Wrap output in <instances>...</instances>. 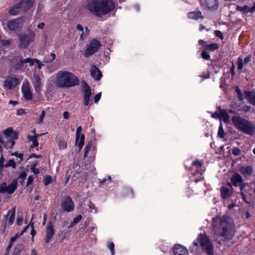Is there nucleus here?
I'll list each match as a JSON object with an SVG mask.
<instances>
[{
  "instance_id": "nucleus-3",
  "label": "nucleus",
  "mask_w": 255,
  "mask_h": 255,
  "mask_svg": "<svg viewBox=\"0 0 255 255\" xmlns=\"http://www.w3.org/2000/svg\"><path fill=\"white\" fill-rule=\"evenodd\" d=\"M55 83L59 88H69L79 85V80L74 74L63 71L57 72Z\"/></svg>"
},
{
  "instance_id": "nucleus-27",
  "label": "nucleus",
  "mask_w": 255,
  "mask_h": 255,
  "mask_svg": "<svg viewBox=\"0 0 255 255\" xmlns=\"http://www.w3.org/2000/svg\"><path fill=\"white\" fill-rule=\"evenodd\" d=\"M219 112L221 113L220 119L223 121L225 123L230 122V116L226 110H223L220 107L219 108Z\"/></svg>"
},
{
  "instance_id": "nucleus-43",
  "label": "nucleus",
  "mask_w": 255,
  "mask_h": 255,
  "mask_svg": "<svg viewBox=\"0 0 255 255\" xmlns=\"http://www.w3.org/2000/svg\"><path fill=\"white\" fill-rule=\"evenodd\" d=\"M218 134V136L221 138H223L225 136L224 130L222 125H221L219 127Z\"/></svg>"
},
{
  "instance_id": "nucleus-9",
  "label": "nucleus",
  "mask_w": 255,
  "mask_h": 255,
  "mask_svg": "<svg viewBox=\"0 0 255 255\" xmlns=\"http://www.w3.org/2000/svg\"><path fill=\"white\" fill-rule=\"evenodd\" d=\"M231 184L232 186L235 187L239 186L240 190H244L246 186L247 185V183H245L244 182L242 176L237 173H235L231 178Z\"/></svg>"
},
{
  "instance_id": "nucleus-38",
  "label": "nucleus",
  "mask_w": 255,
  "mask_h": 255,
  "mask_svg": "<svg viewBox=\"0 0 255 255\" xmlns=\"http://www.w3.org/2000/svg\"><path fill=\"white\" fill-rule=\"evenodd\" d=\"M4 167H12L13 168L15 169L16 168V163L14 160L10 159L4 165Z\"/></svg>"
},
{
  "instance_id": "nucleus-18",
  "label": "nucleus",
  "mask_w": 255,
  "mask_h": 255,
  "mask_svg": "<svg viewBox=\"0 0 255 255\" xmlns=\"http://www.w3.org/2000/svg\"><path fill=\"white\" fill-rule=\"evenodd\" d=\"M34 2V0H20L18 3L21 10L26 11L32 6Z\"/></svg>"
},
{
  "instance_id": "nucleus-16",
  "label": "nucleus",
  "mask_w": 255,
  "mask_h": 255,
  "mask_svg": "<svg viewBox=\"0 0 255 255\" xmlns=\"http://www.w3.org/2000/svg\"><path fill=\"white\" fill-rule=\"evenodd\" d=\"M19 81L16 77H10L6 79L4 84V88L7 89H11L14 88L18 84Z\"/></svg>"
},
{
  "instance_id": "nucleus-54",
  "label": "nucleus",
  "mask_w": 255,
  "mask_h": 255,
  "mask_svg": "<svg viewBox=\"0 0 255 255\" xmlns=\"http://www.w3.org/2000/svg\"><path fill=\"white\" fill-rule=\"evenodd\" d=\"M82 130V127L81 126H79L77 128V130H76V136L82 135L83 134V133H81Z\"/></svg>"
},
{
  "instance_id": "nucleus-7",
  "label": "nucleus",
  "mask_w": 255,
  "mask_h": 255,
  "mask_svg": "<svg viewBox=\"0 0 255 255\" xmlns=\"http://www.w3.org/2000/svg\"><path fill=\"white\" fill-rule=\"evenodd\" d=\"M198 240L202 250L208 255H212L213 246L208 238L206 236L200 235Z\"/></svg>"
},
{
  "instance_id": "nucleus-57",
  "label": "nucleus",
  "mask_w": 255,
  "mask_h": 255,
  "mask_svg": "<svg viewBox=\"0 0 255 255\" xmlns=\"http://www.w3.org/2000/svg\"><path fill=\"white\" fill-rule=\"evenodd\" d=\"M240 191H241V195H242L243 200L247 203H250V202H249L247 201V197L244 193V190H240Z\"/></svg>"
},
{
  "instance_id": "nucleus-4",
  "label": "nucleus",
  "mask_w": 255,
  "mask_h": 255,
  "mask_svg": "<svg viewBox=\"0 0 255 255\" xmlns=\"http://www.w3.org/2000/svg\"><path fill=\"white\" fill-rule=\"evenodd\" d=\"M232 121L235 127L240 131L249 135L254 134L255 127L248 120L240 116H233Z\"/></svg>"
},
{
  "instance_id": "nucleus-52",
  "label": "nucleus",
  "mask_w": 255,
  "mask_h": 255,
  "mask_svg": "<svg viewBox=\"0 0 255 255\" xmlns=\"http://www.w3.org/2000/svg\"><path fill=\"white\" fill-rule=\"evenodd\" d=\"M200 76L202 78V79L204 80L205 79L209 78L210 76V74L208 71L206 72H203Z\"/></svg>"
},
{
  "instance_id": "nucleus-51",
  "label": "nucleus",
  "mask_w": 255,
  "mask_h": 255,
  "mask_svg": "<svg viewBox=\"0 0 255 255\" xmlns=\"http://www.w3.org/2000/svg\"><path fill=\"white\" fill-rule=\"evenodd\" d=\"M101 97V93H98L96 94L94 97V102L95 103H97L100 100V98Z\"/></svg>"
},
{
  "instance_id": "nucleus-63",
  "label": "nucleus",
  "mask_w": 255,
  "mask_h": 255,
  "mask_svg": "<svg viewBox=\"0 0 255 255\" xmlns=\"http://www.w3.org/2000/svg\"><path fill=\"white\" fill-rule=\"evenodd\" d=\"M23 218L22 217H18L17 219V224L18 225H21L22 223Z\"/></svg>"
},
{
  "instance_id": "nucleus-32",
  "label": "nucleus",
  "mask_w": 255,
  "mask_h": 255,
  "mask_svg": "<svg viewBox=\"0 0 255 255\" xmlns=\"http://www.w3.org/2000/svg\"><path fill=\"white\" fill-rule=\"evenodd\" d=\"M240 171L242 174H247L251 175L253 173V168L250 166H248L246 167L243 166L241 168Z\"/></svg>"
},
{
  "instance_id": "nucleus-5",
  "label": "nucleus",
  "mask_w": 255,
  "mask_h": 255,
  "mask_svg": "<svg viewBox=\"0 0 255 255\" xmlns=\"http://www.w3.org/2000/svg\"><path fill=\"white\" fill-rule=\"evenodd\" d=\"M3 134L7 141H5L2 136L0 134V152L3 151L2 146L7 149L12 148L14 144L15 140L17 138V133L14 131L12 128H8L3 131Z\"/></svg>"
},
{
  "instance_id": "nucleus-30",
  "label": "nucleus",
  "mask_w": 255,
  "mask_h": 255,
  "mask_svg": "<svg viewBox=\"0 0 255 255\" xmlns=\"http://www.w3.org/2000/svg\"><path fill=\"white\" fill-rule=\"evenodd\" d=\"M188 17L189 18L198 20L200 18H203L202 13L200 11L190 12L188 13Z\"/></svg>"
},
{
  "instance_id": "nucleus-14",
  "label": "nucleus",
  "mask_w": 255,
  "mask_h": 255,
  "mask_svg": "<svg viewBox=\"0 0 255 255\" xmlns=\"http://www.w3.org/2000/svg\"><path fill=\"white\" fill-rule=\"evenodd\" d=\"M201 4L205 9L214 10L218 7V0H204Z\"/></svg>"
},
{
  "instance_id": "nucleus-47",
  "label": "nucleus",
  "mask_w": 255,
  "mask_h": 255,
  "mask_svg": "<svg viewBox=\"0 0 255 255\" xmlns=\"http://www.w3.org/2000/svg\"><path fill=\"white\" fill-rule=\"evenodd\" d=\"M11 42V40L7 39V40H2L0 42V44L2 46H7L10 44Z\"/></svg>"
},
{
  "instance_id": "nucleus-56",
  "label": "nucleus",
  "mask_w": 255,
  "mask_h": 255,
  "mask_svg": "<svg viewBox=\"0 0 255 255\" xmlns=\"http://www.w3.org/2000/svg\"><path fill=\"white\" fill-rule=\"evenodd\" d=\"M35 63L37 64V68L39 69H40L42 66H43V64L42 63V62L37 59H35Z\"/></svg>"
},
{
  "instance_id": "nucleus-22",
  "label": "nucleus",
  "mask_w": 255,
  "mask_h": 255,
  "mask_svg": "<svg viewBox=\"0 0 255 255\" xmlns=\"http://www.w3.org/2000/svg\"><path fill=\"white\" fill-rule=\"evenodd\" d=\"M92 95L90 87L86 84L84 91V104L85 106L89 105L90 103V98Z\"/></svg>"
},
{
  "instance_id": "nucleus-11",
  "label": "nucleus",
  "mask_w": 255,
  "mask_h": 255,
  "mask_svg": "<svg viewBox=\"0 0 255 255\" xmlns=\"http://www.w3.org/2000/svg\"><path fill=\"white\" fill-rule=\"evenodd\" d=\"M60 206L63 211L70 212L74 210V203L70 197L66 196L62 200Z\"/></svg>"
},
{
  "instance_id": "nucleus-45",
  "label": "nucleus",
  "mask_w": 255,
  "mask_h": 255,
  "mask_svg": "<svg viewBox=\"0 0 255 255\" xmlns=\"http://www.w3.org/2000/svg\"><path fill=\"white\" fill-rule=\"evenodd\" d=\"M201 56L205 60H209L210 58L209 54L205 51H202Z\"/></svg>"
},
{
  "instance_id": "nucleus-24",
  "label": "nucleus",
  "mask_w": 255,
  "mask_h": 255,
  "mask_svg": "<svg viewBox=\"0 0 255 255\" xmlns=\"http://www.w3.org/2000/svg\"><path fill=\"white\" fill-rule=\"evenodd\" d=\"M237 10L238 11L242 12L243 13L246 14L248 13H253L255 11V2L254 3L253 6L250 7L248 5H244V6H237Z\"/></svg>"
},
{
  "instance_id": "nucleus-64",
  "label": "nucleus",
  "mask_w": 255,
  "mask_h": 255,
  "mask_svg": "<svg viewBox=\"0 0 255 255\" xmlns=\"http://www.w3.org/2000/svg\"><path fill=\"white\" fill-rule=\"evenodd\" d=\"M20 252V250H18L17 248H15L14 250L13 255H19Z\"/></svg>"
},
{
  "instance_id": "nucleus-23",
  "label": "nucleus",
  "mask_w": 255,
  "mask_h": 255,
  "mask_svg": "<svg viewBox=\"0 0 255 255\" xmlns=\"http://www.w3.org/2000/svg\"><path fill=\"white\" fill-rule=\"evenodd\" d=\"M20 19L11 20L7 22V26L9 30H14L20 26Z\"/></svg>"
},
{
  "instance_id": "nucleus-39",
  "label": "nucleus",
  "mask_w": 255,
  "mask_h": 255,
  "mask_svg": "<svg viewBox=\"0 0 255 255\" xmlns=\"http://www.w3.org/2000/svg\"><path fill=\"white\" fill-rule=\"evenodd\" d=\"M27 176V175L25 172H22L18 176V180L20 182V184H22L23 181L25 180Z\"/></svg>"
},
{
  "instance_id": "nucleus-20",
  "label": "nucleus",
  "mask_w": 255,
  "mask_h": 255,
  "mask_svg": "<svg viewBox=\"0 0 255 255\" xmlns=\"http://www.w3.org/2000/svg\"><path fill=\"white\" fill-rule=\"evenodd\" d=\"M90 73L92 77L97 81L100 80L102 76L100 70L95 65L92 66Z\"/></svg>"
},
{
  "instance_id": "nucleus-1",
  "label": "nucleus",
  "mask_w": 255,
  "mask_h": 255,
  "mask_svg": "<svg viewBox=\"0 0 255 255\" xmlns=\"http://www.w3.org/2000/svg\"><path fill=\"white\" fill-rule=\"evenodd\" d=\"M212 229L215 235L222 237L225 240H230L235 235V228L229 222L227 216L213 218Z\"/></svg>"
},
{
  "instance_id": "nucleus-6",
  "label": "nucleus",
  "mask_w": 255,
  "mask_h": 255,
  "mask_svg": "<svg viewBox=\"0 0 255 255\" xmlns=\"http://www.w3.org/2000/svg\"><path fill=\"white\" fill-rule=\"evenodd\" d=\"M35 36V32L31 30L19 34L18 47L21 49L26 48L34 41Z\"/></svg>"
},
{
  "instance_id": "nucleus-8",
  "label": "nucleus",
  "mask_w": 255,
  "mask_h": 255,
  "mask_svg": "<svg viewBox=\"0 0 255 255\" xmlns=\"http://www.w3.org/2000/svg\"><path fill=\"white\" fill-rule=\"evenodd\" d=\"M101 46V42L96 39H93L88 44L84 52V55L86 57H89V56L93 54L96 52L100 47Z\"/></svg>"
},
{
  "instance_id": "nucleus-59",
  "label": "nucleus",
  "mask_w": 255,
  "mask_h": 255,
  "mask_svg": "<svg viewBox=\"0 0 255 255\" xmlns=\"http://www.w3.org/2000/svg\"><path fill=\"white\" fill-rule=\"evenodd\" d=\"M31 170L34 174H37L39 173V169L33 166L31 168Z\"/></svg>"
},
{
  "instance_id": "nucleus-13",
  "label": "nucleus",
  "mask_w": 255,
  "mask_h": 255,
  "mask_svg": "<svg viewBox=\"0 0 255 255\" xmlns=\"http://www.w3.org/2000/svg\"><path fill=\"white\" fill-rule=\"evenodd\" d=\"M21 91L23 97L26 101H30L32 99V93L29 85L28 81H27L21 88Z\"/></svg>"
},
{
  "instance_id": "nucleus-36",
  "label": "nucleus",
  "mask_w": 255,
  "mask_h": 255,
  "mask_svg": "<svg viewBox=\"0 0 255 255\" xmlns=\"http://www.w3.org/2000/svg\"><path fill=\"white\" fill-rule=\"evenodd\" d=\"M92 146V142H91V141L88 142L85 148V152H84V158H85L87 156L88 153L89 151L90 150Z\"/></svg>"
},
{
  "instance_id": "nucleus-58",
  "label": "nucleus",
  "mask_w": 255,
  "mask_h": 255,
  "mask_svg": "<svg viewBox=\"0 0 255 255\" xmlns=\"http://www.w3.org/2000/svg\"><path fill=\"white\" fill-rule=\"evenodd\" d=\"M33 180V178L31 176H29L27 180L26 186H28L32 183Z\"/></svg>"
},
{
  "instance_id": "nucleus-42",
  "label": "nucleus",
  "mask_w": 255,
  "mask_h": 255,
  "mask_svg": "<svg viewBox=\"0 0 255 255\" xmlns=\"http://www.w3.org/2000/svg\"><path fill=\"white\" fill-rule=\"evenodd\" d=\"M203 163H204V162L202 160H196L192 163V165L193 166H196L198 168V167H201L202 166V165L203 164Z\"/></svg>"
},
{
  "instance_id": "nucleus-21",
  "label": "nucleus",
  "mask_w": 255,
  "mask_h": 255,
  "mask_svg": "<svg viewBox=\"0 0 255 255\" xmlns=\"http://www.w3.org/2000/svg\"><path fill=\"white\" fill-rule=\"evenodd\" d=\"M173 251L174 255H187L188 254L187 250L179 244L174 246Z\"/></svg>"
},
{
  "instance_id": "nucleus-12",
  "label": "nucleus",
  "mask_w": 255,
  "mask_h": 255,
  "mask_svg": "<svg viewBox=\"0 0 255 255\" xmlns=\"http://www.w3.org/2000/svg\"><path fill=\"white\" fill-rule=\"evenodd\" d=\"M24 59L21 56H17L13 58L11 61V67L15 70H20L26 67L24 65Z\"/></svg>"
},
{
  "instance_id": "nucleus-55",
  "label": "nucleus",
  "mask_w": 255,
  "mask_h": 255,
  "mask_svg": "<svg viewBox=\"0 0 255 255\" xmlns=\"http://www.w3.org/2000/svg\"><path fill=\"white\" fill-rule=\"evenodd\" d=\"M251 109V107L249 106H248V105H245L242 108V110L243 111L245 112H247L248 111H249Z\"/></svg>"
},
{
  "instance_id": "nucleus-25",
  "label": "nucleus",
  "mask_w": 255,
  "mask_h": 255,
  "mask_svg": "<svg viewBox=\"0 0 255 255\" xmlns=\"http://www.w3.org/2000/svg\"><path fill=\"white\" fill-rule=\"evenodd\" d=\"M122 195L125 198L132 199L134 197V193L131 188L125 187L123 189Z\"/></svg>"
},
{
  "instance_id": "nucleus-34",
  "label": "nucleus",
  "mask_w": 255,
  "mask_h": 255,
  "mask_svg": "<svg viewBox=\"0 0 255 255\" xmlns=\"http://www.w3.org/2000/svg\"><path fill=\"white\" fill-rule=\"evenodd\" d=\"M15 208H12L8 212V215H9L8 218V222L10 224H12L13 223L14 218H15Z\"/></svg>"
},
{
  "instance_id": "nucleus-28",
  "label": "nucleus",
  "mask_w": 255,
  "mask_h": 255,
  "mask_svg": "<svg viewBox=\"0 0 255 255\" xmlns=\"http://www.w3.org/2000/svg\"><path fill=\"white\" fill-rule=\"evenodd\" d=\"M56 142L58 143V145L61 149H64L67 147V141L62 136H57L56 138Z\"/></svg>"
},
{
  "instance_id": "nucleus-61",
  "label": "nucleus",
  "mask_w": 255,
  "mask_h": 255,
  "mask_svg": "<svg viewBox=\"0 0 255 255\" xmlns=\"http://www.w3.org/2000/svg\"><path fill=\"white\" fill-rule=\"evenodd\" d=\"M76 29L79 30V31H81L82 32H84V28H83V27L82 26V25L79 24L78 25H77L76 26Z\"/></svg>"
},
{
  "instance_id": "nucleus-60",
  "label": "nucleus",
  "mask_w": 255,
  "mask_h": 255,
  "mask_svg": "<svg viewBox=\"0 0 255 255\" xmlns=\"http://www.w3.org/2000/svg\"><path fill=\"white\" fill-rule=\"evenodd\" d=\"M198 43L202 45L205 48V46L207 45V42L202 39H200L198 41Z\"/></svg>"
},
{
  "instance_id": "nucleus-33",
  "label": "nucleus",
  "mask_w": 255,
  "mask_h": 255,
  "mask_svg": "<svg viewBox=\"0 0 255 255\" xmlns=\"http://www.w3.org/2000/svg\"><path fill=\"white\" fill-rule=\"evenodd\" d=\"M219 48V45L217 43H212L211 44H207V45L205 46V49L207 50H209L210 51H214L216 50H217Z\"/></svg>"
},
{
  "instance_id": "nucleus-37",
  "label": "nucleus",
  "mask_w": 255,
  "mask_h": 255,
  "mask_svg": "<svg viewBox=\"0 0 255 255\" xmlns=\"http://www.w3.org/2000/svg\"><path fill=\"white\" fill-rule=\"evenodd\" d=\"M82 218V217L80 215L77 216L76 218H75L73 219V221L71 223V224L69 227L70 228V227H73L74 226H75L76 224H77L79 222H80Z\"/></svg>"
},
{
  "instance_id": "nucleus-17",
  "label": "nucleus",
  "mask_w": 255,
  "mask_h": 255,
  "mask_svg": "<svg viewBox=\"0 0 255 255\" xmlns=\"http://www.w3.org/2000/svg\"><path fill=\"white\" fill-rule=\"evenodd\" d=\"M1 184H5L3 187V190L4 193L10 194H12L16 189L17 186V181L13 180L8 186L6 185L5 182L2 183Z\"/></svg>"
},
{
  "instance_id": "nucleus-26",
  "label": "nucleus",
  "mask_w": 255,
  "mask_h": 255,
  "mask_svg": "<svg viewBox=\"0 0 255 255\" xmlns=\"http://www.w3.org/2000/svg\"><path fill=\"white\" fill-rule=\"evenodd\" d=\"M245 98L249 101V102L255 106V92L250 91H246L245 92Z\"/></svg>"
},
{
  "instance_id": "nucleus-31",
  "label": "nucleus",
  "mask_w": 255,
  "mask_h": 255,
  "mask_svg": "<svg viewBox=\"0 0 255 255\" xmlns=\"http://www.w3.org/2000/svg\"><path fill=\"white\" fill-rule=\"evenodd\" d=\"M33 132L35 135L34 136H29L28 137V139L29 141H30L32 142V147H36L39 144L38 141L37 140L38 135L36 134L35 129H33Z\"/></svg>"
},
{
  "instance_id": "nucleus-41",
  "label": "nucleus",
  "mask_w": 255,
  "mask_h": 255,
  "mask_svg": "<svg viewBox=\"0 0 255 255\" xmlns=\"http://www.w3.org/2000/svg\"><path fill=\"white\" fill-rule=\"evenodd\" d=\"M237 64H238V69L239 70H241L243 68V61L241 58L239 57L237 59Z\"/></svg>"
},
{
  "instance_id": "nucleus-40",
  "label": "nucleus",
  "mask_w": 255,
  "mask_h": 255,
  "mask_svg": "<svg viewBox=\"0 0 255 255\" xmlns=\"http://www.w3.org/2000/svg\"><path fill=\"white\" fill-rule=\"evenodd\" d=\"M24 64L25 63H29L30 66H32L33 65L34 63H35V59H32L31 58H27L26 59H24Z\"/></svg>"
},
{
  "instance_id": "nucleus-50",
  "label": "nucleus",
  "mask_w": 255,
  "mask_h": 255,
  "mask_svg": "<svg viewBox=\"0 0 255 255\" xmlns=\"http://www.w3.org/2000/svg\"><path fill=\"white\" fill-rule=\"evenodd\" d=\"M215 35L217 37H219L221 39H223L224 38L223 35L221 31L219 30H216L215 31Z\"/></svg>"
},
{
  "instance_id": "nucleus-19",
  "label": "nucleus",
  "mask_w": 255,
  "mask_h": 255,
  "mask_svg": "<svg viewBox=\"0 0 255 255\" xmlns=\"http://www.w3.org/2000/svg\"><path fill=\"white\" fill-rule=\"evenodd\" d=\"M54 234L53 225L51 223H49L46 227V236L45 237V243H48L52 238Z\"/></svg>"
},
{
  "instance_id": "nucleus-48",
  "label": "nucleus",
  "mask_w": 255,
  "mask_h": 255,
  "mask_svg": "<svg viewBox=\"0 0 255 255\" xmlns=\"http://www.w3.org/2000/svg\"><path fill=\"white\" fill-rule=\"evenodd\" d=\"M50 57L51 58H49L48 59L46 60V62H51L53 61L56 58V55L54 53H51L50 54Z\"/></svg>"
},
{
  "instance_id": "nucleus-62",
  "label": "nucleus",
  "mask_w": 255,
  "mask_h": 255,
  "mask_svg": "<svg viewBox=\"0 0 255 255\" xmlns=\"http://www.w3.org/2000/svg\"><path fill=\"white\" fill-rule=\"evenodd\" d=\"M250 60H251V56H248L246 57L244 59V60L243 63H244L245 64H246L250 62Z\"/></svg>"
},
{
  "instance_id": "nucleus-35",
  "label": "nucleus",
  "mask_w": 255,
  "mask_h": 255,
  "mask_svg": "<svg viewBox=\"0 0 255 255\" xmlns=\"http://www.w3.org/2000/svg\"><path fill=\"white\" fill-rule=\"evenodd\" d=\"M20 10H21V7L18 5V3H17L15 5L10 8L9 10V13L11 15H15Z\"/></svg>"
},
{
  "instance_id": "nucleus-15",
  "label": "nucleus",
  "mask_w": 255,
  "mask_h": 255,
  "mask_svg": "<svg viewBox=\"0 0 255 255\" xmlns=\"http://www.w3.org/2000/svg\"><path fill=\"white\" fill-rule=\"evenodd\" d=\"M34 80L33 81V85L36 93L40 94L41 91L42 84L41 79L38 74L33 75Z\"/></svg>"
},
{
  "instance_id": "nucleus-29",
  "label": "nucleus",
  "mask_w": 255,
  "mask_h": 255,
  "mask_svg": "<svg viewBox=\"0 0 255 255\" xmlns=\"http://www.w3.org/2000/svg\"><path fill=\"white\" fill-rule=\"evenodd\" d=\"M85 136L84 134L76 136V143L81 150L84 143Z\"/></svg>"
},
{
  "instance_id": "nucleus-44",
  "label": "nucleus",
  "mask_w": 255,
  "mask_h": 255,
  "mask_svg": "<svg viewBox=\"0 0 255 255\" xmlns=\"http://www.w3.org/2000/svg\"><path fill=\"white\" fill-rule=\"evenodd\" d=\"M107 247L110 250L111 253H115V245L114 243L109 242L107 245Z\"/></svg>"
},
{
  "instance_id": "nucleus-10",
  "label": "nucleus",
  "mask_w": 255,
  "mask_h": 255,
  "mask_svg": "<svg viewBox=\"0 0 255 255\" xmlns=\"http://www.w3.org/2000/svg\"><path fill=\"white\" fill-rule=\"evenodd\" d=\"M233 188L230 182L220 188L221 197L223 199H227L231 197L233 194Z\"/></svg>"
},
{
  "instance_id": "nucleus-46",
  "label": "nucleus",
  "mask_w": 255,
  "mask_h": 255,
  "mask_svg": "<svg viewBox=\"0 0 255 255\" xmlns=\"http://www.w3.org/2000/svg\"><path fill=\"white\" fill-rule=\"evenodd\" d=\"M232 153L235 155H239L241 153V150L238 147H234L232 149Z\"/></svg>"
},
{
  "instance_id": "nucleus-53",
  "label": "nucleus",
  "mask_w": 255,
  "mask_h": 255,
  "mask_svg": "<svg viewBox=\"0 0 255 255\" xmlns=\"http://www.w3.org/2000/svg\"><path fill=\"white\" fill-rule=\"evenodd\" d=\"M221 113L216 112L212 115V117L215 119H220Z\"/></svg>"
},
{
  "instance_id": "nucleus-49",
  "label": "nucleus",
  "mask_w": 255,
  "mask_h": 255,
  "mask_svg": "<svg viewBox=\"0 0 255 255\" xmlns=\"http://www.w3.org/2000/svg\"><path fill=\"white\" fill-rule=\"evenodd\" d=\"M45 116V111H44V110H42L41 114L40 115L39 118L38 119V123L40 124L43 122Z\"/></svg>"
},
{
  "instance_id": "nucleus-2",
  "label": "nucleus",
  "mask_w": 255,
  "mask_h": 255,
  "mask_svg": "<svg viewBox=\"0 0 255 255\" xmlns=\"http://www.w3.org/2000/svg\"><path fill=\"white\" fill-rule=\"evenodd\" d=\"M115 7L112 0H89L87 8L93 14L102 17L111 12Z\"/></svg>"
}]
</instances>
